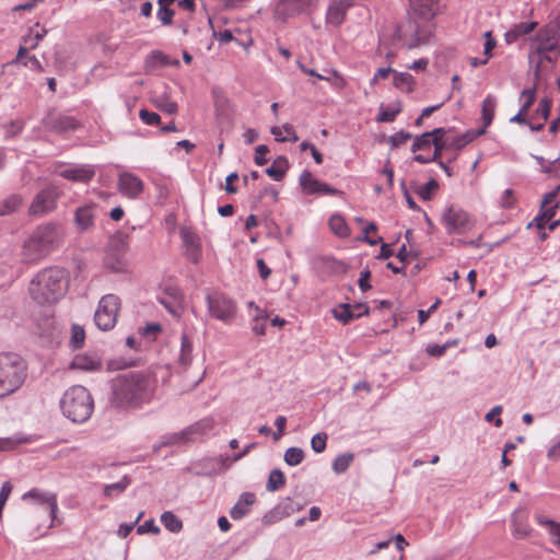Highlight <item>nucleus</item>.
<instances>
[{
    "instance_id": "18",
    "label": "nucleus",
    "mask_w": 560,
    "mask_h": 560,
    "mask_svg": "<svg viewBox=\"0 0 560 560\" xmlns=\"http://www.w3.org/2000/svg\"><path fill=\"white\" fill-rule=\"evenodd\" d=\"M58 194L55 188L43 189L34 198L30 207V213L34 215H42L54 210Z\"/></svg>"
},
{
    "instance_id": "13",
    "label": "nucleus",
    "mask_w": 560,
    "mask_h": 560,
    "mask_svg": "<svg viewBox=\"0 0 560 560\" xmlns=\"http://www.w3.org/2000/svg\"><path fill=\"white\" fill-rule=\"evenodd\" d=\"M110 252L107 254L105 264L113 271L120 272L127 269L126 252L128 244L122 236L112 238Z\"/></svg>"
},
{
    "instance_id": "10",
    "label": "nucleus",
    "mask_w": 560,
    "mask_h": 560,
    "mask_svg": "<svg viewBox=\"0 0 560 560\" xmlns=\"http://www.w3.org/2000/svg\"><path fill=\"white\" fill-rule=\"evenodd\" d=\"M551 107V101L544 97L539 101L538 107L534 114H528L520 109L518 114L511 118L512 122L528 125L532 130H540L548 119Z\"/></svg>"
},
{
    "instance_id": "55",
    "label": "nucleus",
    "mask_w": 560,
    "mask_h": 560,
    "mask_svg": "<svg viewBox=\"0 0 560 560\" xmlns=\"http://www.w3.org/2000/svg\"><path fill=\"white\" fill-rule=\"evenodd\" d=\"M327 434L318 433L312 438L311 445L314 452L322 453L326 448Z\"/></svg>"
},
{
    "instance_id": "60",
    "label": "nucleus",
    "mask_w": 560,
    "mask_h": 560,
    "mask_svg": "<svg viewBox=\"0 0 560 560\" xmlns=\"http://www.w3.org/2000/svg\"><path fill=\"white\" fill-rule=\"evenodd\" d=\"M141 120L147 125H159L161 121V117L153 112H149L148 109H141L140 113Z\"/></svg>"
},
{
    "instance_id": "12",
    "label": "nucleus",
    "mask_w": 560,
    "mask_h": 560,
    "mask_svg": "<svg viewBox=\"0 0 560 560\" xmlns=\"http://www.w3.org/2000/svg\"><path fill=\"white\" fill-rule=\"evenodd\" d=\"M208 308L212 316L223 322L232 320L236 312L234 302L222 293L208 295Z\"/></svg>"
},
{
    "instance_id": "24",
    "label": "nucleus",
    "mask_w": 560,
    "mask_h": 560,
    "mask_svg": "<svg viewBox=\"0 0 560 560\" xmlns=\"http://www.w3.org/2000/svg\"><path fill=\"white\" fill-rule=\"evenodd\" d=\"M441 136H445V129L443 128H436L430 132H424L415 139L412 151L418 152L431 150L432 145L434 148L433 150H436V144L441 142Z\"/></svg>"
},
{
    "instance_id": "29",
    "label": "nucleus",
    "mask_w": 560,
    "mask_h": 560,
    "mask_svg": "<svg viewBox=\"0 0 560 560\" xmlns=\"http://www.w3.org/2000/svg\"><path fill=\"white\" fill-rule=\"evenodd\" d=\"M95 207V205L91 203L77 209L75 224L81 232L86 231L94 225Z\"/></svg>"
},
{
    "instance_id": "37",
    "label": "nucleus",
    "mask_w": 560,
    "mask_h": 560,
    "mask_svg": "<svg viewBox=\"0 0 560 560\" xmlns=\"http://www.w3.org/2000/svg\"><path fill=\"white\" fill-rule=\"evenodd\" d=\"M415 79L407 72L394 73V85L402 92L410 93L415 89Z\"/></svg>"
},
{
    "instance_id": "39",
    "label": "nucleus",
    "mask_w": 560,
    "mask_h": 560,
    "mask_svg": "<svg viewBox=\"0 0 560 560\" xmlns=\"http://www.w3.org/2000/svg\"><path fill=\"white\" fill-rule=\"evenodd\" d=\"M161 522L172 533H178L183 528L182 521L173 512H164Z\"/></svg>"
},
{
    "instance_id": "43",
    "label": "nucleus",
    "mask_w": 560,
    "mask_h": 560,
    "mask_svg": "<svg viewBox=\"0 0 560 560\" xmlns=\"http://www.w3.org/2000/svg\"><path fill=\"white\" fill-rule=\"evenodd\" d=\"M536 101V88H529L523 90L520 96L521 110L530 114V107Z\"/></svg>"
},
{
    "instance_id": "54",
    "label": "nucleus",
    "mask_w": 560,
    "mask_h": 560,
    "mask_svg": "<svg viewBox=\"0 0 560 560\" xmlns=\"http://www.w3.org/2000/svg\"><path fill=\"white\" fill-rule=\"evenodd\" d=\"M127 486H128V481L126 479H124L119 482H116V483L108 485L104 489V494L107 498H112L113 495L122 492Z\"/></svg>"
},
{
    "instance_id": "11",
    "label": "nucleus",
    "mask_w": 560,
    "mask_h": 560,
    "mask_svg": "<svg viewBox=\"0 0 560 560\" xmlns=\"http://www.w3.org/2000/svg\"><path fill=\"white\" fill-rule=\"evenodd\" d=\"M558 190L548 192L541 203L540 213L537 215L530 225L535 224L537 230H545L548 226L549 231H553L560 225V220L551 222L558 209L557 203Z\"/></svg>"
},
{
    "instance_id": "8",
    "label": "nucleus",
    "mask_w": 560,
    "mask_h": 560,
    "mask_svg": "<svg viewBox=\"0 0 560 560\" xmlns=\"http://www.w3.org/2000/svg\"><path fill=\"white\" fill-rule=\"evenodd\" d=\"M443 223L448 232L465 234L475 226V219L457 206H450L443 213Z\"/></svg>"
},
{
    "instance_id": "31",
    "label": "nucleus",
    "mask_w": 560,
    "mask_h": 560,
    "mask_svg": "<svg viewBox=\"0 0 560 560\" xmlns=\"http://www.w3.org/2000/svg\"><path fill=\"white\" fill-rule=\"evenodd\" d=\"M537 27L536 22H521L515 24L505 34V40L508 44L516 42L520 37L530 34Z\"/></svg>"
},
{
    "instance_id": "48",
    "label": "nucleus",
    "mask_w": 560,
    "mask_h": 560,
    "mask_svg": "<svg viewBox=\"0 0 560 560\" xmlns=\"http://www.w3.org/2000/svg\"><path fill=\"white\" fill-rule=\"evenodd\" d=\"M21 205L22 198L18 195H12L0 205V215H5L15 211Z\"/></svg>"
},
{
    "instance_id": "19",
    "label": "nucleus",
    "mask_w": 560,
    "mask_h": 560,
    "mask_svg": "<svg viewBox=\"0 0 560 560\" xmlns=\"http://www.w3.org/2000/svg\"><path fill=\"white\" fill-rule=\"evenodd\" d=\"M300 184L308 195H340L341 191L319 182L311 172L304 171L300 177Z\"/></svg>"
},
{
    "instance_id": "56",
    "label": "nucleus",
    "mask_w": 560,
    "mask_h": 560,
    "mask_svg": "<svg viewBox=\"0 0 560 560\" xmlns=\"http://www.w3.org/2000/svg\"><path fill=\"white\" fill-rule=\"evenodd\" d=\"M330 77L325 75V80L330 82V84L337 90H343L347 86L346 79L337 71H331Z\"/></svg>"
},
{
    "instance_id": "50",
    "label": "nucleus",
    "mask_w": 560,
    "mask_h": 560,
    "mask_svg": "<svg viewBox=\"0 0 560 560\" xmlns=\"http://www.w3.org/2000/svg\"><path fill=\"white\" fill-rule=\"evenodd\" d=\"M192 438L189 436L187 433V429H184L180 432L173 433L165 438L164 445H176V444H184L187 442H191Z\"/></svg>"
},
{
    "instance_id": "3",
    "label": "nucleus",
    "mask_w": 560,
    "mask_h": 560,
    "mask_svg": "<svg viewBox=\"0 0 560 560\" xmlns=\"http://www.w3.org/2000/svg\"><path fill=\"white\" fill-rule=\"evenodd\" d=\"M68 290L66 271L58 267H50L39 271L30 283L31 298L40 305L57 303Z\"/></svg>"
},
{
    "instance_id": "4",
    "label": "nucleus",
    "mask_w": 560,
    "mask_h": 560,
    "mask_svg": "<svg viewBox=\"0 0 560 560\" xmlns=\"http://www.w3.org/2000/svg\"><path fill=\"white\" fill-rule=\"evenodd\" d=\"M61 240L59 225L46 223L34 230L22 249L23 260L27 264L39 261L54 250Z\"/></svg>"
},
{
    "instance_id": "35",
    "label": "nucleus",
    "mask_w": 560,
    "mask_h": 560,
    "mask_svg": "<svg viewBox=\"0 0 560 560\" xmlns=\"http://www.w3.org/2000/svg\"><path fill=\"white\" fill-rule=\"evenodd\" d=\"M289 168L288 160L284 156L277 158L270 167L266 170L268 176L275 180H281Z\"/></svg>"
},
{
    "instance_id": "53",
    "label": "nucleus",
    "mask_w": 560,
    "mask_h": 560,
    "mask_svg": "<svg viewBox=\"0 0 560 560\" xmlns=\"http://www.w3.org/2000/svg\"><path fill=\"white\" fill-rule=\"evenodd\" d=\"M483 37L486 39L483 45V55L489 60L492 57V51L497 46V40L492 36V32L488 31L483 34Z\"/></svg>"
},
{
    "instance_id": "27",
    "label": "nucleus",
    "mask_w": 560,
    "mask_h": 560,
    "mask_svg": "<svg viewBox=\"0 0 560 560\" xmlns=\"http://www.w3.org/2000/svg\"><path fill=\"white\" fill-rule=\"evenodd\" d=\"M528 512L525 509L516 510L512 515L513 535L516 538H525L530 534L528 525Z\"/></svg>"
},
{
    "instance_id": "57",
    "label": "nucleus",
    "mask_w": 560,
    "mask_h": 560,
    "mask_svg": "<svg viewBox=\"0 0 560 560\" xmlns=\"http://www.w3.org/2000/svg\"><path fill=\"white\" fill-rule=\"evenodd\" d=\"M24 128L22 119H15L5 126V135L8 138L18 136Z\"/></svg>"
},
{
    "instance_id": "46",
    "label": "nucleus",
    "mask_w": 560,
    "mask_h": 560,
    "mask_svg": "<svg viewBox=\"0 0 560 560\" xmlns=\"http://www.w3.org/2000/svg\"><path fill=\"white\" fill-rule=\"evenodd\" d=\"M285 483V477L281 470L275 469L270 472L267 489L269 491H277Z\"/></svg>"
},
{
    "instance_id": "25",
    "label": "nucleus",
    "mask_w": 560,
    "mask_h": 560,
    "mask_svg": "<svg viewBox=\"0 0 560 560\" xmlns=\"http://www.w3.org/2000/svg\"><path fill=\"white\" fill-rule=\"evenodd\" d=\"M70 368L85 372L100 371L102 360L96 353H82L73 358Z\"/></svg>"
},
{
    "instance_id": "61",
    "label": "nucleus",
    "mask_w": 560,
    "mask_h": 560,
    "mask_svg": "<svg viewBox=\"0 0 560 560\" xmlns=\"http://www.w3.org/2000/svg\"><path fill=\"white\" fill-rule=\"evenodd\" d=\"M502 413V407L501 406H495L494 408H492L487 415H486V420L488 422H494V425L497 428H500L502 425V420L500 418V415Z\"/></svg>"
},
{
    "instance_id": "38",
    "label": "nucleus",
    "mask_w": 560,
    "mask_h": 560,
    "mask_svg": "<svg viewBox=\"0 0 560 560\" xmlns=\"http://www.w3.org/2000/svg\"><path fill=\"white\" fill-rule=\"evenodd\" d=\"M271 133L276 137L278 141H292L296 142L299 140L294 128L287 124L281 127H272Z\"/></svg>"
},
{
    "instance_id": "59",
    "label": "nucleus",
    "mask_w": 560,
    "mask_h": 560,
    "mask_svg": "<svg viewBox=\"0 0 560 560\" xmlns=\"http://www.w3.org/2000/svg\"><path fill=\"white\" fill-rule=\"evenodd\" d=\"M21 442V440L15 438H0V453L15 450Z\"/></svg>"
},
{
    "instance_id": "52",
    "label": "nucleus",
    "mask_w": 560,
    "mask_h": 560,
    "mask_svg": "<svg viewBox=\"0 0 560 560\" xmlns=\"http://www.w3.org/2000/svg\"><path fill=\"white\" fill-rule=\"evenodd\" d=\"M155 105L159 109L170 115H173L177 112V104L164 96L156 98Z\"/></svg>"
},
{
    "instance_id": "22",
    "label": "nucleus",
    "mask_w": 560,
    "mask_h": 560,
    "mask_svg": "<svg viewBox=\"0 0 560 560\" xmlns=\"http://www.w3.org/2000/svg\"><path fill=\"white\" fill-rule=\"evenodd\" d=\"M160 301L173 316H180L183 312L184 299L180 290L177 287H166L163 291V295L160 298Z\"/></svg>"
},
{
    "instance_id": "28",
    "label": "nucleus",
    "mask_w": 560,
    "mask_h": 560,
    "mask_svg": "<svg viewBox=\"0 0 560 560\" xmlns=\"http://www.w3.org/2000/svg\"><path fill=\"white\" fill-rule=\"evenodd\" d=\"M368 306L362 304H358L354 306H351L349 304H342L339 307L335 308L332 313L335 318L342 322L343 324H348L353 318L368 313Z\"/></svg>"
},
{
    "instance_id": "6",
    "label": "nucleus",
    "mask_w": 560,
    "mask_h": 560,
    "mask_svg": "<svg viewBox=\"0 0 560 560\" xmlns=\"http://www.w3.org/2000/svg\"><path fill=\"white\" fill-rule=\"evenodd\" d=\"M60 408L63 416L72 422L83 423L90 419L94 401L85 387L75 385L65 392L60 400Z\"/></svg>"
},
{
    "instance_id": "1",
    "label": "nucleus",
    "mask_w": 560,
    "mask_h": 560,
    "mask_svg": "<svg viewBox=\"0 0 560 560\" xmlns=\"http://www.w3.org/2000/svg\"><path fill=\"white\" fill-rule=\"evenodd\" d=\"M156 388L158 380L152 371H127L112 380L109 401L119 409H140L152 401Z\"/></svg>"
},
{
    "instance_id": "16",
    "label": "nucleus",
    "mask_w": 560,
    "mask_h": 560,
    "mask_svg": "<svg viewBox=\"0 0 560 560\" xmlns=\"http://www.w3.org/2000/svg\"><path fill=\"white\" fill-rule=\"evenodd\" d=\"M47 130L58 133L74 131L80 126L78 119L58 112H50L43 120Z\"/></svg>"
},
{
    "instance_id": "47",
    "label": "nucleus",
    "mask_w": 560,
    "mask_h": 560,
    "mask_svg": "<svg viewBox=\"0 0 560 560\" xmlns=\"http://www.w3.org/2000/svg\"><path fill=\"white\" fill-rule=\"evenodd\" d=\"M85 340V331L80 325H72L70 346L73 349H80L83 347Z\"/></svg>"
},
{
    "instance_id": "41",
    "label": "nucleus",
    "mask_w": 560,
    "mask_h": 560,
    "mask_svg": "<svg viewBox=\"0 0 560 560\" xmlns=\"http://www.w3.org/2000/svg\"><path fill=\"white\" fill-rule=\"evenodd\" d=\"M439 189V183L430 179L427 184L417 187L416 192L423 200H431Z\"/></svg>"
},
{
    "instance_id": "49",
    "label": "nucleus",
    "mask_w": 560,
    "mask_h": 560,
    "mask_svg": "<svg viewBox=\"0 0 560 560\" xmlns=\"http://www.w3.org/2000/svg\"><path fill=\"white\" fill-rule=\"evenodd\" d=\"M304 459V452L299 447H290L284 454V460L290 466H296Z\"/></svg>"
},
{
    "instance_id": "21",
    "label": "nucleus",
    "mask_w": 560,
    "mask_h": 560,
    "mask_svg": "<svg viewBox=\"0 0 560 560\" xmlns=\"http://www.w3.org/2000/svg\"><path fill=\"white\" fill-rule=\"evenodd\" d=\"M56 172L59 176L74 183H89L95 175L94 167L86 164L60 166Z\"/></svg>"
},
{
    "instance_id": "64",
    "label": "nucleus",
    "mask_w": 560,
    "mask_h": 560,
    "mask_svg": "<svg viewBox=\"0 0 560 560\" xmlns=\"http://www.w3.org/2000/svg\"><path fill=\"white\" fill-rule=\"evenodd\" d=\"M411 138V135L405 131H399L390 137V144L394 148H398L402 144H405L409 139Z\"/></svg>"
},
{
    "instance_id": "36",
    "label": "nucleus",
    "mask_w": 560,
    "mask_h": 560,
    "mask_svg": "<svg viewBox=\"0 0 560 560\" xmlns=\"http://www.w3.org/2000/svg\"><path fill=\"white\" fill-rule=\"evenodd\" d=\"M400 112L401 104L399 102H395L386 106H381L376 120L381 122H392Z\"/></svg>"
},
{
    "instance_id": "51",
    "label": "nucleus",
    "mask_w": 560,
    "mask_h": 560,
    "mask_svg": "<svg viewBox=\"0 0 560 560\" xmlns=\"http://www.w3.org/2000/svg\"><path fill=\"white\" fill-rule=\"evenodd\" d=\"M377 232V225L374 222L369 223L363 229V236L360 238L362 242L369 243L370 245H376L382 242V237L373 238L372 234Z\"/></svg>"
},
{
    "instance_id": "34",
    "label": "nucleus",
    "mask_w": 560,
    "mask_h": 560,
    "mask_svg": "<svg viewBox=\"0 0 560 560\" xmlns=\"http://www.w3.org/2000/svg\"><path fill=\"white\" fill-rule=\"evenodd\" d=\"M214 428V420L212 418H205L200 421L195 422L189 425L187 429V433L192 441H196L198 438L206 435Z\"/></svg>"
},
{
    "instance_id": "20",
    "label": "nucleus",
    "mask_w": 560,
    "mask_h": 560,
    "mask_svg": "<svg viewBox=\"0 0 560 560\" xmlns=\"http://www.w3.org/2000/svg\"><path fill=\"white\" fill-rule=\"evenodd\" d=\"M464 148L463 142L457 137L441 136V142L436 144V150H433L432 154H416L415 161L419 163H429L439 161L444 150L459 151Z\"/></svg>"
},
{
    "instance_id": "5",
    "label": "nucleus",
    "mask_w": 560,
    "mask_h": 560,
    "mask_svg": "<svg viewBox=\"0 0 560 560\" xmlns=\"http://www.w3.org/2000/svg\"><path fill=\"white\" fill-rule=\"evenodd\" d=\"M27 363L18 353H0V399L15 393L25 382Z\"/></svg>"
},
{
    "instance_id": "44",
    "label": "nucleus",
    "mask_w": 560,
    "mask_h": 560,
    "mask_svg": "<svg viewBox=\"0 0 560 560\" xmlns=\"http://www.w3.org/2000/svg\"><path fill=\"white\" fill-rule=\"evenodd\" d=\"M353 454L347 453L337 456L332 463V469L336 474H343L353 462Z\"/></svg>"
},
{
    "instance_id": "2",
    "label": "nucleus",
    "mask_w": 560,
    "mask_h": 560,
    "mask_svg": "<svg viewBox=\"0 0 560 560\" xmlns=\"http://www.w3.org/2000/svg\"><path fill=\"white\" fill-rule=\"evenodd\" d=\"M441 0H409L411 18L402 23L397 35L408 48L424 45L433 35L432 21L441 13Z\"/></svg>"
},
{
    "instance_id": "7",
    "label": "nucleus",
    "mask_w": 560,
    "mask_h": 560,
    "mask_svg": "<svg viewBox=\"0 0 560 560\" xmlns=\"http://www.w3.org/2000/svg\"><path fill=\"white\" fill-rule=\"evenodd\" d=\"M120 299L115 294L104 295L94 315L95 325L104 331L110 330L117 323L120 311Z\"/></svg>"
},
{
    "instance_id": "26",
    "label": "nucleus",
    "mask_w": 560,
    "mask_h": 560,
    "mask_svg": "<svg viewBox=\"0 0 560 560\" xmlns=\"http://www.w3.org/2000/svg\"><path fill=\"white\" fill-rule=\"evenodd\" d=\"M182 237L184 245L186 247V256L187 258L192 261L194 264H197L201 256V248H200V240L199 237L187 230H184L182 232Z\"/></svg>"
},
{
    "instance_id": "42",
    "label": "nucleus",
    "mask_w": 560,
    "mask_h": 560,
    "mask_svg": "<svg viewBox=\"0 0 560 560\" xmlns=\"http://www.w3.org/2000/svg\"><path fill=\"white\" fill-rule=\"evenodd\" d=\"M23 42L25 46H21L15 62H22L23 58L27 55L30 49H35L37 45L39 44L35 36L33 35V30H31V33L27 36H24Z\"/></svg>"
},
{
    "instance_id": "17",
    "label": "nucleus",
    "mask_w": 560,
    "mask_h": 560,
    "mask_svg": "<svg viewBox=\"0 0 560 560\" xmlns=\"http://www.w3.org/2000/svg\"><path fill=\"white\" fill-rule=\"evenodd\" d=\"M317 0H281L276 8V13L283 19L311 11Z\"/></svg>"
},
{
    "instance_id": "62",
    "label": "nucleus",
    "mask_w": 560,
    "mask_h": 560,
    "mask_svg": "<svg viewBox=\"0 0 560 560\" xmlns=\"http://www.w3.org/2000/svg\"><path fill=\"white\" fill-rule=\"evenodd\" d=\"M267 315L257 314L254 318L253 330L256 335H265Z\"/></svg>"
},
{
    "instance_id": "14",
    "label": "nucleus",
    "mask_w": 560,
    "mask_h": 560,
    "mask_svg": "<svg viewBox=\"0 0 560 560\" xmlns=\"http://www.w3.org/2000/svg\"><path fill=\"white\" fill-rule=\"evenodd\" d=\"M23 500H30L34 504L45 506L49 511L51 526L60 524V521L57 520L58 503L57 495L55 493L42 491L35 488L26 492L23 495Z\"/></svg>"
},
{
    "instance_id": "40",
    "label": "nucleus",
    "mask_w": 560,
    "mask_h": 560,
    "mask_svg": "<svg viewBox=\"0 0 560 560\" xmlns=\"http://www.w3.org/2000/svg\"><path fill=\"white\" fill-rule=\"evenodd\" d=\"M192 343L188 336L184 334L182 336V348H180V354H179V362L182 365L187 366L191 362L192 358Z\"/></svg>"
},
{
    "instance_id": "32",
    "label": "nucleus",
    "mask_w": 560,
    "mask_h": 560,
    "mask_svg": "<svg viewBox=\"0 0 560 560\" xmlns=\"http://www.w3.org/2000/svg\"><path fill=\"white\" fill-rule=\"evenodd\" d=\"M495 107L497 101L494 96L488 95L482 103L481 118L483 121V127L478 130V135H482L486 131V128L491 125L494 117Z\"/></svg>"
},
{
    "instance_id": "30",
    "label": "nucleus",
    "mask_w": 560,
    "mask_h": 560,
    "mask_svg": "<svg viewBox=\"0 0 560 560\" xmlns=\"http://www.w3.org/2000/svg\"><path fill=\"white\" fill-rule=\"evenodd\" d=\"M255 502V495L253 493L246 492L241 495L237 503L232 508L230 515L233 520H240L245 516L253 503Z\"/></svg>"
},
{
    "instance_id": "15",
    "label": "nucleus",
    "mask_w": 560,
    "mask_h": 560,
    "mask_svg": "<svg viewBox=\"0 0 560 560\" xmlns=\"http://www.w3.org/2000/svg\"><path fill=\"white\" fill-rule=\"evenodd\" d=\"M560 57V43L551 49H548L541 56L532 59L529 62L534 68L536 84L552 69Z\"/></svg>"
},
{
    "instance_id": "63",
    "label": "nucleus",
    "mask_w": 560,
    "mask_h": 560,
    "mask_svg": "<svg viewBox=\"0 0 560 560\" xmlns=\"http://www.w3.org/2000/svg\"><path fill=\"white\" fill-rule=\"evenodd\" d=\"M516 198L512 189H506L501 196L500 203L503 208H512L515 205Z\"/></svg>"
},
{
    "instance_id": "45",
    "label": "nucleus",
    "mask_w": 560,
    "mask_h": 560,
    "mask_svg": "<svg viewBox=\"0 0 560 560\" xmlns=\"http://www.w3.org/2000/svg\"><path fill=\"white\" fill-rule=\"evenodd\" d=\"M537 521L541 524V525H545L548 530H549V534H550V537H551V541L559 546L560 547V524L558 523H555L552 521H549V520H545L544 517L541 516H538L537 517Z\"/></svg>"
},
{
    "instance_id": "58",
    "label": "nucleus",
    "mask_w": 560,
    "mask_h": 560,
    "mask_svg": "<svg viewBox=\"0 0 560 560\" xmlns=\"http://www.w3.org/2000/svg\"><path fill=\"white\" fill-rule=\"evenodd\" d=\"M174 10H172L171 8L168 7H159V11H158V19L164 24V25H170L172 24V21H173V18H174Z\"/></svg>"
},
{
    "instance_id": "33",
    "label": "nucleus",
    "mask_w": 560,
    "mask_h": 560,
    "mask_svg": "<svg viewBox=\"0 0 560 560\" xmlns=\"http://www.w3.org/2000/svg\"><path fill=\"white\" fill-rule=\"evenodd\" d=\"M328 225L330 231L340 238H347L351 235V230L346 219L339 213H335L329 218Z\"/></svg>"
},
{
    "instance_id": "9",
    "label": "nucleus",
    "mask_w": 560,
    "mask_h": 560,
    "mask_svg": "<svg viewBox=\"0 0 560 560\" xmlns=\"http://www.w3.org/2000/svg\"><path fill=\"white\" fill-rule=\"evenodd\" d=\"M560 43V36L555 26H545L540 28L537 34L532 38L529 49V61L534 58L541 56L548 49L553 48Z\"/></svg>"
},
{
    "instance_id": "23",
    "label": "nucleus",
    "mask_w": 560,
    "mask_h": 560,
    "mask_svg": "<svg viewBox=\"0 0 560 560\" xmlns=\"http://www.w3.org/2000/svg\"><path fill=\"white\" fill-rule=\"evenodd\" d=\"M118 189L122 195L136 198L143 191V182L131 173H122L118 179Z\"/></svg>"
}]
</instances>
